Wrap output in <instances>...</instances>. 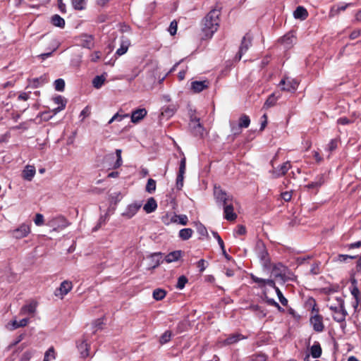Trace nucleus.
<instances>
[{
    "instance_id": "nucleus-1",
    "label": "nucleus",
    "mask_w": 361,
    "mask_h": 361,
    "mask_svg": "<svg viewBox=\"0 0 361 361\" xmlns=\"http://www.w3.org/2000/svg\"><path fill=\"white\" fill-rule=\"evenodd\" d=\"M214 194L218 202L224 206V218L228 221H234L237 214L233 211V197L225 192L220 187H214Z\"/></svg>"
},
{
    "instance_id": "nucleus-2",
    "label": "nucleus",
    "mask_w": 361,
    "mask_h": 361,
    "mask_svg": "<svg viewBox=\"0 0 361 361\" xmlns=\"http://www.w3.org/2000/svg\"><path fill=\"white\" fill-rule=\"evenodd\" d=\"M219 8H214L205 16L202 22V32L205 38H211L219 25Z\"/></svg>"
},
{
    "instance_id": "nucleus-3",
    "label": "nucleus",
    "mask_w": 361,
    "mask_h": 361,
    "mask_svg": "<svg viewBox=\"0 0 361 361\" xmlns=\"http://www.w3.org/2000/svg\"><path fill=\"white\" fill-rule=\"evenodd\" d=\"M332 312L334 319L337 322H343L345 321L348 314L344 307V300H339L336 303V306H331L329 308Z\"/></svg>"
},
{
    "instance_id": "nucleus-4",
    "label": "nucleus",
    "mask_w": 361,
    "mask_h": 361,
    "mask_svg": "<svg viewBox=\"0 0 361 361\" xmlns=\"http://www.w3.org/2000/svg\"><path fill=\"white\" fill-rule=\"evenodd\" d=\"M189 127L194 136L202 137L204 134V128L200 122V118L195 116H190Z\"/></svg>"
},
{
    "instance_id": "nucleus-5",
    "label": "nucleus",
    "mask_w": 361,
    "mask_h": 361,
    "mask_svg": "<svg viewBox=\"0 0 361 361\" xmlns=\"http://www.w3.org/2000/svg\"><path fill=\"white\" fill-rule=\"evenodd\" d=\"M279 86H281L283 91L294 92L298 88V82L293 78L286 77L280 81Z\"/></svg>"
},
{
    "instance_id": "nucleus-6",
    "label": "nucleus",
    "mask_w": 361,
    "mask_h": 361,
    "mask_svg": "<svg viewBox=\"0 0 361 361\" xmlns=\"http://www.w3.org/2000/svg\"><path fill=\"white\" fill-rule=\"evenodd\" d=\"M73 288V283L71 281L66 280L63 281L61 284L59 288H57L55 292L54 295L60 298L61 299H63L65 295H66Z\"/></svg>"
},
{
    "instance_id": "nucleus-7",
    "label": "nucleus",
    "mask_w": 361,
    "mask_h": 361,
    "mask_svg": "<svg viewBox=\"0 0 361 361\" xmlns=\"http://www.w3.org/2000/svg\"><path fill=\"white\" fill-rule=\"evenodd\" d=\"M141 207L142 204L140 202H133L130 204L122 213V216L127 219H131L137 214Z\"/></svg>"
},
{
    "instance_id": "nucleus-8",
    "label": "nucleus",
    "mask_w": 361,
    "mask_h": 361,
    "mask_svg": "<svg viewBox=\"0 0 361 361\" xmlns=\"http://www.w3.org/2000/svg\"><path fill=\"white\" fill-rule=\"evenodd\" d=\"M287 272V268L281 263L275 264L271 269V274L275 278H279L284 281L286 279V275Z\"/></svg>"
},
{
    "instance_id": "nucleus-9",
    "label": "nucleus",
    "mask_w": 361,
    "mask_h": 361,
    "mask_svg": "<svg viewBox=\"0 0 361 361\" xmlns=\"http://www.w3.org/2000/svg\"><path fill=\"white\" fill-rule=\"evenodd\" d=\"M30 233V226L28 224H23L18 228L13 231V235L17 239L26 237Z\"/></svg>"
},
{
    "instance_id": "nucleus-10",
    "label": "nucleus",
    "mask_w": 361,
    "mask_h": 361,
    "mask_svg": "<svg viewBox=\"0 0 361 361\" xmlns=\"http://www.w3.org/2000/svg\"><path fill=\"white\" fill-rule=\"evenodd\" d=\"M251 42L252 38L249 35H246L243 37L238 54L236 56L238 60H240L242 56L248 50L249 47L251 46Z\"/></svg>"
},
{
    "instance_id": "nucleus-11",
    "label": "nucleus",
    "mask_w": 361,
    "mask_h": 361,
    "mask_svg": "<svg viewBox=\"0 0 361 361\" xmlns=\"http://www.w3.org/2000/svg\"><path fill=\"white\" fill-rule=\"evenodd\" d=\"M209 82L207 80H202V81H192L191 82V90L195 93H199L209 87Z\"/></svg>"
},
{
    "instance_id": "nucleus-12",
    "label": "nucleus",
    "mask_w": 361,
    "mask_h": 361,
    "mask_svg": "<svg viewBox=\"0 0 361 361\" xmlns=\"http://www.w3.org/2000/svg\"><path fill=\"white\" fill-rule=\"evenodd\" d=\"M28 322H29V319L27 318H24L20 321H17L16 319H14L13 320L8 322L6 324V327L7 329H8L10 331H13L18 328L27 326V324H28Z\"/></svg>"
},
{
    "instance_id": "nucleus-13",
    "label": "nucleus",
    "mask_w": 361,
    "mask_h": 361,
    "mask_svg": "<svg viewBox=\"0 0 361 361\" xmlns=\"http://www.w3.org/2000/svg\"><path fill=\"white\" fill-rule=\"evenodd\" d=\"M245 337L238 333L230 335L227 338L222 341L224 345H232L236 343L240 340L245 339Z\"/></svg>"
},
{
    "instance_id": "nucleus-14",
    "label": "nucleus",
    "mask_w": 361,
    "mask_h": 361,
    "mask_svg": "<svg viewBox=\"0 0 361 361\" xmlns=\"http://www.w3.org/2000/svg\"><path fill=\"white\" fill-rule=\"evenodd\" d=\"M310 322L313 326L314 330L317 332H321L324 329V324L322 322V318L319 315H314L310 319Z\"/></svg>"
},
{
    "instance_id": "nucleus-15",
    "label": "nucleus",
    "mask_w": 361,
    "mask_h": 361,
    "mask_svg": "<svg viewBox=\"0 0 361 361\" xmlns=\"http://www.w3.org/2000/svg\"><path fill=\"white\" fill-rule=\"evenodd\" d=\"M77 348L78 349V351L80 352L81 357H87V356H89V345L87 343L86 340L82 339L80 341H79L77 344Z\"/></svg>"
},
{
    "instance_id": "nucleus-16",
    "label": "nucleus",
    "mask_w": 361,
    "mask_h": 361,
    "mask_svg": "<svg viewBox=\"0 0 361 361\" xmlns=\"http://www.w3.org/2000/svg\"><path fill=\"white\" fill-rule=\"evenodd\" d=\"M325 182L324 176L323 174L318 175L314 181L310 183L307 185V188L309 189H315L317 190L320 188Z\"/></svg>"
},
{
    "instance_id": "nucleus-17",
    "label": "nucleus",
    "mask_w": 361,
    "mask_h": 361,
    "mask_svg": "<svg viewBox=\"0 0 361 361\" xmlns=\"http://www.w3.org/2000/svg\"><path fill=\"white\" fill-rule=\"evenodd\" d=\"M146 115L147 111L145 109H138L133 111L131 115V121L136 123L142 120Z\"/></svg>"
},
{
    "instance_id": "nucleus-18",
    "label": "nucleus",
    "mask_w": 361,
    "mask_h": 361,
    "mask_svg": "<svg viewBox=\"0 0 361 361\" xmlns=\"http://www.w3.org/2000/svg\"><path fill=\"white\" fill-rule=\"evenodd\" d=\"M36 173L35 168L33 166L27 165L23 171V178L28 181L32 180Z\"/></svg>"
},
{
    "instance_id": "nucleus-19",
    "label": "nucleus",
    "mask_w": 361,
    "mask_h": 361,
    "mask_svg": "<svg viewBox=\"0 0 361 361\" xmlns=\"http://www.w3.org/2000/svg\"><path fill=\"white\" fill-rule=\"evenodd\" d=\"M53 101L55 104H59V106L57 108H55L52 110L54 114H57L58 112L63 110L66 107V101L64 99V98L62 96H57L54 98H53Z\"/></svg>"
},
{
    "instance_id": "nucleus-20",
    "label": "nucleus",
    "mask_w": 361,
    "mask_h": 361,
    "mask_svg": "<svg viewBox=\"0 0 361 361\" xmlns=\"http://www.w3.org/2000/svg\"><path fill=\"white\" fill-rule=\"evenodd\" d=\"M157 208V203L154 197H149L143 207V209L147 214L154 212Z\"/></svg>"
},
{
    "instance_id": "nucleus-21",
    "label": "nucleus",
    "mask_w": 361,
    "mask_h": 361,
    "mask_svg": "<svg viewBox=\"0 0 361 361\" xmlns=\"http://www.w3.org/2000/svg\"><path fill=\"white\" fill-rule=\"evenodd\" d=\"M161 258V257L159 253H154L151 255L149 257V269H151L157 267L160 264Z\"/></svg>"
},
{
    "instance_id": "nucleus-22",
    "label": "nucleus",
    "mask_w": 361,
    "mask_h": 361,
    "mask_svg": "<svg viewBox=\"0 0 361 361\" xmlns=\"http://www.w3.org/2000/svg\"><path fill=\"white\" fill-rule=\"evenodd\" d=\"M293 16L296 19L305 20L308 16L307 11L302 6H298L293 13Z\"/></svg>"
},
{
    "instance_id": "nucleus-23",
    "label": "nucleus",
    "mask_w": 361,
    "mask_h": 361,
    "mask_svg": "<svg viewBox=\"0 0 361 361\" xmlns=\"http://www.w3.org/2000/svg\"><path fill=\"white\" fill-rule=\"evenodd\" d=\"M290 168V164L289 162L283 163L280 167L276 171H273V174L275 178L285 175Z\"/></svg>"
},
{
    "instance_id": "nucleus-24",
    "label": "nucleus",
    "mask_w": 361,
    "mask_h": 361,
    "mask_svg": "<svg viewBox=\"0 0 361 361\" xmlns=\"http://www.w3.org/2000/svg\"><path fill=\"white\" fill-rule=\"evenodd\" d=\"M36 310V303L35 302H30L29 304H27L22 307L20 311V314L21 315H25V314H33L35 312Z\"/></svg>"
},
{
    "instance_id": "nucleus-25",
    "label": "nucleus",
    "mask_w": 361,
    "mask_h": 361,
    "mask_svg": "<svg viewBox=\"0 0 361 361\" xmlns=\"http://www.w3.org/2000/svg\"><path fill=\"white\" fill-rule=\"evenodd\" d=\"M180 256H181L180 250L173 251V252L169 253L165 257V260L166 262L171 263V262H176V261L178 260L179 258L180 257Z\"/></svg>"
},
{
    "instance_id": "nucleus-26",
    "label": "nucleus",
    "mask_w": 361,
    "mask_h": 361,
    "mask_svg": "<svg viewBox=\"0 0 361 361\" xmlns=\"http://www.w3.org/2000/svg\"><path fill=\"white\" fill-rule=\"evenodd\" d=\"M93 38L91 35H83L81 39V45L83 47L90 49L93 47Z\"/></svg>"
},
{
    "instance_id": "nucleus-27",
    "label": "nucleus",
    "mask_w": 361,
    "mask_h": 361,
    "mask_svg": "<svg viewBox=\"0 0 361 361\" xmlns=\"http://www.w3.org/2000/svg\"><path fill=\"white\" fill-rule=\"evenodd\" d=\"M311 355L314 358H318L322 355V348L318 342H315L310 348Z\"/></svg>"
},
{
    "instance_id": "nucleus-28",
    "label": "nucleus",
    "mask_w": 361,
    "mask_h": 361,
    "mask_svg": "<svg viewBox=\"0 0 361 361\" xmlns=\"http://www.w3.org/2000/svg\"><path fill=\"white\" fill-rule=\"evenodd\" d=\"M192 233H193L192 229L189 228H183V229L180 230V231L178 233V236L183 240H187L192 237Z\"/></svg>"
},
{
    "instance_id": "nucleus-29",
    "label": "nucleus",
    "mask_w": 361,
    "mask_h": 361,
    "mask_svg": "<svg viewBox=\"0 0 361 361\" xmlns=\"http://www.w3.org/2000/svg\"><path fill=\"white\" fill-rule=\"evenodd\" d=\"M51 23L56 27L63 28L65 25V20L60 16L55 14L51 17Z\"/></svg>"
},
{
    "instance_id": "nucleus-30",
    "label": "nucleus",
    "mask_w": 361,
    "mask_h": 361,
    "mask_svg": "<svg viewBox=\"0 0 361 361\" xmlns=\"http://www.w3.org/2000/svg\"><path fill=\"white\" fill-rule=\"evenodd\" d=\"M339 300H343L341 296L335 295L334 294L329 295L327 299V307L331 308V306H336V303H338Z\"/></svg>"
},
{
    "instance_id": "nucleus-31",
    "label": "nucleus",
    "mask_w": 361,
    "mask_h": 361,
    "mask_svg": "<svg viewBox=\"0 0 361 361\" xmlns=\"http://www.w3.org/2000/svg\"><path fill=\"white\" fill-rule=\"evenodd\" d=\"M350 293L352 294V295L353 296V298L355 299V302L353 304V306H354L355 309H356L360 302V290H359L357 286L351 287L350 288Z\"/></svg>"
},
{
    "instance_id": "nucleus-32",
    "label": "nucleus",
    "mask_w": 361,
    "mask_h": 361,
    "mask_svg": "<svg viewBox=\"0 0 361 361\" xmlns=\"http://www.w3.org/2000/svg\"><path fill=\"white\" fill-rule=\"evenodd\" d=\"M250 117L245 114L242 115L238 120V125L242 128H246L250 126Z\"/></svg>"
},
{
    "instance_id": "nucleus-33",
    "label": "nucleus",
    "mask_w": 361,
    "mask_h": 361,
    "mask_svg": "<svg viewBox=\"0 0 361 361\" xmlns=\"http://www.w3.org/2000/svg\"><path fill=\"white\" fill-rule=\"evenodd\" d=\"M106 78L104 75H97L92 80L93 86L99 89L100 88L104 83Z\"/></svg>"
},
{
    "instance_id": "nucleus-34",
    "label": "nucleus",
    "mask_w": 361,
    "mask_h": 361,
    "mask_svg": "<svg viewBox=\"0 0 361 361\" xmlns=\"http://www.w3.org/2000/svg\"><path fill=\"white\" fill-rule=\"evenodd\" d=\"M176 111V106L173 104L169 105L165 108H164L161 114L163 116L171 117L174 114Z\"/></svg>"
},
{
    "instance_id": "nucleus-35",
    "label": "nucleus",
    "mask_w": 361,
    "mask_h": 361,
    "mask_svg": "<svg viewBox=\"0 0 361 361\" xmlns=\"http://www.w3.org/2000/svg\"><path fill=\"white\" fill-rule=\"evenodd\" d=\"M279 95H276V93H273L271 94L269 97L268 99H267V101L265 102V104H264V106L267 107V108H269L271 106H273L276 101L278 100V99L279 98Z\"/></svg>"
},
{
    "instance_id": "nucleus-36",
    "label": "nucleus",
    "mask_w": 361,
    "mask_h": 361,
    "mask_svg": "<svg viewBox=\"0 0 361 361\" xmlns=\"http://www.w3.org/2000/svg\"><path fill=\"white\" fill-rule=\"evenodd\" d=\"M166 292L161 288H157L153 291V298L156 300H161L166 296Z\"/></svg>"
},
{
    "instance_id": "nucleus-37",
    "label": "nucleus",
    "mask_w": 361,
    "mask_h": 361,
    "mask_svg": "<svg viewBox=\"0 0 361 361\" xmlns=\"http://www.w3.org/2000/svg\"><path fill=\"white\" fill-rule=\"evenodd\" d=\"M145 190L149 194L153 193L156 190V181L154 179H148Z\"/></svg>"
},
{
    "instance_id": "nucleus-38",
    "label": "nucleus",
    "mask_w": 361,
    "mask_h": 361,
    "mask_svg": "<svg viewBox=\"0 0 361 361\" xmlns=\"http://www.w3.org/2000/svg\"><path fill=\"white\" fill-rule=\"evenodd\" d=\"M128 46H129V42L128 41H122L121 43V47L120 48H118L116 52V54L118 55V56H121L124 54L126 53V51H128Z\"/></svg>"
},
{
    "instance_id": "nucleus-39",
    "label": "nucleus",
    "mask_w": 361,
    "mask_h": 361,
    "mask_svg": "<svg viewBox=\"0 0 361 361\" xmlns=\"http://www.w3.org/2000/svg\"><path fill=\"white\" fill-rule=\"evenodd\" d=\"M73 7L75 10H83L85 8L86 1L85 0H72Z\"/></svg>"
},
{
    "instance_id": "nucleus-40",
    "label": "nucleus",
    "mask_w": 361,
    "mask_h": 361,
    "mask_svg": "<svg viewBox=\"0 0 361 361\" xmlns=\"http://www.w3.org/2000/svg\"><path fill=\"white\" fill-rule=\"evenodd\" d=\"M121 153H122L121 149H116V161L113 166V169H118L122 165L123 160H122V157H121Z\"/></svg>"
},
{
    "instance_id": "nucleus-41",
    "label": "nucleus",
    "mask_w": 361,
    "mask_h": 361,
    "mask_svg": "<svg viewBox=\"0 0 361 361\" xmlns=\"http://www.w3.org/2000/svg\"><path fill=\"white\" fill-rule=\"evenodd\" d=\"M282 43H283L286 47H289L292 43L293 42V36L290 33L284 35L281 39Z\"/></svg>"
},
{
    "instance_id": "nucleus-42",
    "label": "nucleus",
    "mask_w": 361,
    "mask_h": 361,
    "mask_svg": "<svg viewBox=\"0 0 361 361\" xmlns=\"http://www.w3.org/2000/svg\"><path fill=\"white\" fill-rule=\"evenodd\" d=\"M65 87V81L63 79L59 78L54 81V88L56 91L62 92Z\"/></svg>"
},
{
    "instance_id": "nucleus-43",
    "label": "nucleus",
    "mask_w": 361,
    "mask_h": 361,
    "mask_svg": "<svg viewBox=\"0 0 361 361\" xmlns=\"http://www.w3.org/2000/svg\"><path fill=\"white\" fill-rule=\"evenodd\" d=\"M212 235L214 236V238L215 239H216L217 242H218V244L219 245L221 250L225 252V246H224V243L223 241V240L221 239V238L220 237V235L218 234L217 232L216 231H212Z\"/></svg>"
},
{
    "instance_id": "nucleus-44",
    "label": "nucleus",
    "mask_w": 361,
    "mask_h": 361,
    "mask_svg": "<svg viewBox=\"0 0 361 361\" xmlns=\"http://www.w3.org/2000/svg\"><path fill=\"white\" fill-rule=\"evenodd\" d=\"M276 293L279 298V301L283 306H286L288 305V300L283 295L281 291L279 288H276Z\"/></svg>"
},
{
    "instance_id": "nucleus-45",
    "label": "nucleus",
    "mask_w": 361,
    "mask_h": 361,
    "mask_svg": "<svg viewBox=\"0 0 361 361\" xmlns=\"http://www.w3.org/2000/svg\"><path fill=\"white\" fill-rule=\"evenodd\" d=\"M187 282H188V279L185 276H180L178 279L176 288L180 290L183 289L185 287Z\"/></svg>"
},
{
    "instance_id": "nucleus-46",
    "label": "nucleus",
    "mask_w": 361,
    "mask_h": 361,
    "mask_svg": "<svg viewBox=\"0 0 361 361\" xmlns=\"http://www.w3.org/2000/svg\"><path fill=\"white\" fill-rule=\"evenodd\" d=\"M164 222L166 224H169L170 223H177L178 224V215L173 214L171 216H169L168 215L165 217H164Z\"/></svg>"
},
{
    "instance_id": "nucleus-47",
    "label": "nucleus",
    "mask_w": 361,
    "mask_h": 361,
    "mask_svg": "<svg viewBox=\"0 0 361 361\" xmlns=\"http://www.w3.org/2000/svg\"><path fill=\"white\" fill-rule=\"evenodd\" d=\"M171 337V332L169 331H165L160 338V343L164 344L170 341Z\"/></svg>"
},
{
    "instance_id": "nucleus-48",
    "label": "nucleus",
    "mask_w": 361,
    "mask_h": 361,
    "mask_svg": "<svg viewBox=\"0 0 361 361\" xmlns=\"http://www.w3.org/2000/svg\"><path fill=\"white\" fill-rule=\"evenodd\" d=\"M196 226H197V232L201 235H207V228H205V226L202 224L201 223H197L196 224Z\"/></svg>"
},
{
    "instance_id": "nucleus-49",
    "label": "nucleus",
    "mask_w": 361,
    "mask_h": 361,
    "mask_svg": "<svg viewBox=\"0 0 361 361\" xmlns=\"http://www.w3.org/2000/svg\"><path fill=\"white\" fill-rule=\"evenodd\" d=\"M338 140L337 139H332L328 144L327 148L329 152H332L338 147Z\"/></svg>"
},
{
    "instance_id": "nucleus-50",
    "label": "nucleus",
    "mask_w": 361,
    "mask_h": 361,
    "mask_svg": "<svg viewBox=\"0 0 361 361\" xmlns=\"http://www.w3.org/2000/svg\"><path fill=\"white\" fill-rule=\"evenodd\" d=\"M230 126H231V132L234 135H239L240 133H241L242 128L240 127L238 124L236 126L234 123L231 122L230 123Z\"/></svg>"
},
{
    "instance_id": "nucleus-51",
    "label": "nucleus",
    "mask_w": 361,
    "mask_h": 361,
    "mask_svg": "<svg viewBox=\"0 0 361 361\" xmlns=\"http://www.w3.org/2000/svg\"><path fill=\"white\" fill-rule=\"evenodd\" d=\"M177 22L176 20H173L169 27V32L171 35H174L177 32Z\"/></svg>"
},
{
    "instance_id": "nucleus-52",
    "label": "nucleus",
    "mask_w": 361,
    "mask_h": 361,
    "mask_svg": "<svg viewBox=\"0 0 361 361\" xmlns=\"http://www.w3.org/2000/svg\"><path fill=\"white\" fill-rule=\"evenodd\" d=\"M188 221V218L185 214L178 215V224L180 225H186Z\"/></svg>"
},
{
    "instance_id": "nucleus-53",
    "label": "nucleus",
    "mask_w": 361,
    "mask_h": 361,
    "mask_svg": "<svg viewBox=\"0 0 361 361\" xmlns=\"http://www.w3.org/2000/svg\"><path fill=\"white\" fill-rule=\"evenodd\" d=\"M183 179L184 176L181 174H178L176 178V187L178 190H180L183 186Z\"/></svg>"
},
{
    "instance_id": "nucleus-54",
    "label": "nucleus",
    "mask_w": 361,
    "mask_h": 361,
    "mask_svg": "<svg viewBox=\"0 0 361 361\" xmlns=\"http://www.w3.org/2000/svg\"><path fill=\"white\" fill-rule=\"evenodd\" d=\"M35 224L37 226H41L44 223V216L41 214H37L34 219Z\"/></svg>"
},
{
    "instance_id": "nucleus-55",
    "label": "nucleus",
    "mask_w": 361,
    "mask_h": 361,
    "mask_svg": "<svg viewBox=\"0 0 361 361\" xmlns=\"http://www.w3.org/2000/svg\"><path fill=\"white\" fill-rule=\"evenodd\" d=\"M197 267L199 268L200 271L202 272L207 268V262L204 259H200L197 263Z\"/></svg>"
},
{
    "instance_id": "nucleus-56",
    "label": "nucleus",
    "mask_w": 361,
    "mask_h": 361,
    "mask_svg": "<svg viewBox=\"0 0 361 361\" xmlns=\"http://www.w3.org/2000/svg\"><path fill=\"white\" fill-rule=\"evenodd\" d=\"M185 172V158H183L180 163L178 174L183 175Z\"/></svg>"
},
{
    "instance_id": "nucleus-57",
    "label": "nucleus",
    "mask_w": 361,
    "mask_h": 361,
    "mask_svg": "<svg viewBox=\"0 0 361 361\" xmlns=\"http://www.w3.org/2000/svg\"><path fill=\"white\" fill-rule=\"evenodd\" d=\"M339 11L336 6H334L331 8L330 11L329 13V17L332 18L339 14Z\"/></svg>"
},
{
    "instance_id": "nucleus-58",
    "label": "nucleus",
    "mask_w": 361,
    "mask_h": 361,
    "mask_svg": "<svg viewBox=\"0 0 361 361\" xmlns=\"http://www.w3.org/2000/svg\"><path fill=\"white\" fill-rule=\"evenodd\" d=\"M355 256L348 255H339L338 256V260L339 262H345L348 259H354Z\"/></svg>"
},
{
    "instance_id": "nucleus-59",
    "label": "nucleus",
    "mask_w": 361,
    "mask_h": 361,
    "mask_svg": "<svg viewBox=\"0 0 361 361\" xmlns=\"http://www.w3.org/2000/svg\"><path fill=\"white\" fill-rule=\"evenodd\" d=\"M49 355H51V359H54V350L53 348H49L45 353L44 358L43 361H49Z\"/></svg>"
},
{
    "instance_id": "nucleus-60",
    "label": "nucleus",
    "mask_w": 361,
    "mask_h": 361,
    "mask_svg": "<svg viewBox=\"0 0 361 361\" xmlns=\"http://www.w3.org/2000/svg\"><path fill=\"white\" fill-rule=\"evenodd\" d=\"M360 35H361V29H357V30H353L350 33L349 37L351 39H357Z\"/></svg>"
},
{
    "instance_id": "nucleus-61",
    "label": "nucleus",
    "mask_w": 361,
    "mask_h": 361,
    "mask_svg": "<svg viewBox=\"0 0 361 361\" xmlns=\"http://www.w3.org/2000/svg\"><path fill=\"white\" fill-rule=\"evenodd\" d=\"M292 194L290 192H283L281 193V198L286 202H288L291 200Z\"/></svg>"
},
{
    "instance_id": "nucleus-62",
    "label": "nucleus",
    "mask_w": 361,
    "mask_h": 361,
    "mask_svg": "<svg viewBox=\"0 0 361 361\" xmlns=\"http://www.w3.org/2000/svg\"><path fill=\"white\" fill-rule=\"evenodd\" d=\"M90 114V110L88 106H86L83 109V110L80 112V117H82V119H84L85 117H87Z\"/></svg>"
},
{
    "instance_id": "nucleus-63",
    "label": "nucleus",
    "mask_w": 361,
    "mask_h": 361,
    "mask_svg": "<svg viewBox=\"0 0 361 361\" xmlns=\"http://www.w3.org/2000/svg\"><path fill=\"white\" fill-rule=\"evenodd\" d=\"M251 278H252V279L253 280L254 282H255L257 283H259L262 286H264V282H265V279L257 277V276H255L254 275H252Z\"/></svg>"
},
{
    "instance_id": "nucleus-64",
    "label": "nucleus",
    "mask_w": 361,
    "mask_h": 361,
    "mask_svg": "<svg viewBox=\"0 0 361 361\" xmlns=\"http://www.w3.org/2000/svg\"><path fill=\"white\" fill-rule=\"evenodd\" d=\"M360 247H361V240L346 245V247L348 249L358 248Z\"/></svg>"
}]
</instances>
